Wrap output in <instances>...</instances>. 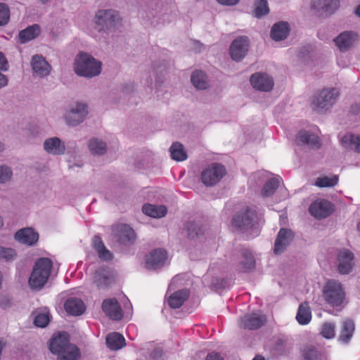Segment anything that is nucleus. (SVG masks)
Instances as JSON below:
<instances>
[{
  "label": "nucleus",
  "mask_w": 360,
  "mask_h": 360,
  "mask_svg": "<svg viewBox=\"0 0 360 360\" xmlns=\"http://www.w3.org/2000/svg\"><path fill=\"white\" fill-rule=\"evenodd\" d=\"M102 70V63L91 55L79 52L74 61V72L79 77L91 79L99 75Z\"/></svg>",
  "instance_id": "obj_1"
},
{
  "label": "nucleus",
  "mask_w": 360,
  "mask_h": 360,
  "mask_svg": "<svg viewBox=\"0 0 360 360\" xmlns=\"http://www.w3.org/2000/svg\"><path fill=\"white\" fill-rule=\"evenodd\" d=\"M44 149L49 154L60 155L65 152V145L58 137L46 139L44 142Z\"/></svg>",
  "instance_id": "obj_22"
},
{
  "label": "nucleus",
  "mask_w": 360,
  "mask_h": 360,
  "mask_svg": "<svg viewBox=\"0 0 360 360\" xmlns=\"http://www.w3.org/2000/svg\"><path fill=\"white\" fill-rule=\"evenodd\" d=\"M64 307L66 312L72 316H79L82 314L86 309L83 301L77 297L68 298L64 304Z\"/></svg>",
  "instance_id": "obj_26"
},
{
  "label": "nucleus",
  "mask_w": 360,
  "mask_h": 360,
  "mask_svg": "<svg viewBox=\"0 0 360 360\" xmlns=\"http://www.w3.org/2000/svg\"><path fill=\"white\" fill-rule=\"evenodd\" d=\"M225 281L221 279V280H219L218 278H215L213 281H212V284L214 285H215L216 288L217 289H221V288H225Z\"/></svg>",
  "instance_id": "obj_55"
},
{
  "label": "nucleus",
  "mask_w": 360,
  "mask_h": 360,
  "mask_svg": "<svg viewBox=\"0 0 360 360\" xmlns=\"http://www.w3.org/2000/svg\"><path fill=\"white\" fill-rule=\"evenodd\" d=\"M122 20L119 12L115 9H98L95 13L94 23L98 32L109 33L118 27Z\"/></svg>",
  "instance_id": "obj_2"
},
{
  "label": "nucleus",
  "mask_w": 360,
  "mask_h": 360,
  "mask_svg": "<svg viewBox=\"0 0 360 360\" xmlns=\"http://www.w3.org/2000/svg\"><path fill=\"white\" fill-rule=\"evenodd\" d=\"M354 14H355L356 16H358L359 18H360V4H359V5H358V6L356 7V8H355V10H354Z\"/></svg>",
  "instance_id": "obj_59"
},
{
  "label": "nucleus",
  "mask_w": 360,
  "mask_h": 360,
  "mask_svg": "<svg viewBox=\"0 0 360 360\" xmlns=\"http://www.w3.org/2000/svg\"><path fill=\"white\" fill-rule=\"evenodd\" d=\"M5 150V144L0 141V153L3 152Z\"/></svg>",
  "instance_id": "obj_60"
},
{
  "label": "nucleus",
  "mask_w": 360,
  "mask_h": 360,
  "mask_svg": "<svg viewBox=\"0 0 360 360\" xmlns=\"http://www.w3.org/2000/svg\"><path fill=\"white\" fill-rule=\"evenodd\" d=\"M355 330L354 323L352 319H347L342 322L340 334L338 340L342 343H348L353 336Z\"/></svg>",
  "instance_id": "obj_28"
},
{
  "label": "nucleus",
  "mask_w": 360,
  "mask_h": 360,
  "mask_svg": "<svg viewBox=\"0 0 360 360\" xmlns=\"http://www.w3.org/2000/svg\"><path fill=\"white\" fill-rule=\"evenodd\" d=\"M88 105L85 103L75 102L66 110L63 119L69 127H77L82 124L88 115Z\"/></svg>",
  "instance_id": "obj_6"
},
{
  "label": "nucleus",
  "mask_w": 360,
  "mask_h": 360,
  "mask_svg": "<svg viewBox=\"0 0 360 360\" xmlns=\"http://www.w3.org/2000/svg\"><path fill=\"white\" fill-rule=\"evenodd\" d=\"M106 344L112 350H118L125 345L124 337L119 333H112L106 337Z\"/></svg>",
  "instance_id": "obj_38"
},
{
  "label": "nucleus",
  "mask_w": 360,
  "mask_h": 360,
  "mask_svg": "<svg viewBox=\"0 0 360 360\" xmlns=\"http://www.w3.org/2000/svg\"><path fill=\"white\" fill-rule=\"evenodd\" d=\"M12 176L11 169L6 166H0V184L9 181Z\"/></svg>",
  "instance_id": "obj_51"
},
{
  "label": "nucleus",
  "mask_w": 360,
  "mask_h": 360,
  "mask_svg": "<svg viewBox=\"0 0 360 360\" xmlns=\"http://www.w3.org/2000/svg\"><path fill=\"white\" fill-rule=\"evenodd\" d=\"M102 309L105 315L112 320L120 321L123 318L122 309L115 298L104 300Z\"/></svg>",
  "instance_id": "obj_17"
},
{
  "label": "nucleus",
  "mask_w": 360,
  "mask_h": 360,
  "mask_svg": "<svg viewBox=\"0 0 360 360\" xmlns=\"http://www.w3.org/2000/svg\"><path fill=\"white\" fill-rule=\"evenodd\" d=\"M255 267V260L252 254L248 250L241 252V261L239 264V269L242 272H248Z\"/></svg>",
  "instance_id": "obj_33"
},
{
  "label": "nucleus",
  "mask_w": 360,
  "mask_h": 360,
  "mask_svg": "<svg viewBox=\"0 0 360 360\" xmlns=\"http://www.w3.org/2000/svg\"><path fill=\"white\" fill-rule=\"evenodd\" d=\"M10 20V10L7 4L0 3V26L6 25Z\"/></svg>",
  "instance_id": "obj_48"
},
{
  "label": "nucleus",
  "mask_w": 360,
  "mask_h": 360,
  "mask_svg": "<svg viewBox=\"0 0 360 360\" xmlns=\"http://www.w3.org/2000/svg\"><path fill=\"white\" fill-rule=\"evenodd\" d=\"M151 68L147 82L149 85H152L153 79H154L155 86L160 88L167 79L169 68L168 63L165 60L154 61Z\"/></svg>",
  "instance_id": "obj_11"
},
{
  "label": "nucleus",
  "mask_w": 360,
  "mask_h": 360,
  "mask_svg": "<svg viewBox=\"0 0 360 360\" xmlns=\"http://www.w3.org/2000/svg\"><path fill=\"white\" fill-rule=\"evenodd\" d=\"M357 39L358 35L356 32L345 31L334 38L333 41L341 52H347L354 46Z\"/></svg>",
  "instance_id": "obj_13"
},
{
  "label": "nucleus",
  "mask_w": 360,
  "mask_h": 360,
  "mask_svg": "<svg viewBox=\"0 0 360 360\" xmlns=\"http://www.w3.org/2000/svg\"><path fill=\"white\" fill-rule=\"evenodd\" d=\"M324 300L333 307H341L345 302V292L342 285L333 280L328 281L323 288Z\"/></svg>",
  "instance_id": "obj_5"
},
{
  "label": "nucleus",
  "mask_w": 360,
  "mask_h": 360,
  "mask_svg": "<svg viewBox=\"0 0 360 360\" xmlns=\"http://www.w3.org/2000/svg\"><path fill=\"white\" fill-rule=\"evenodd\" d=\"M15 239L20 243L33 245L39 239V234L32 228H24L18 231Z\"/></svg>",
  "instance_id": "obj_23"
},
{
  "label": "nucleus",
  "mask_w": 360,
  "mask_h": 360,
  "mask_svg": "<svg viewBox=\"0 0 360 360\" xmlns=\"http://www.w3.org/2000/svg\"><path fill=\"white\" fill-rule=\"evenodd\" d=\"M8 68V64L4 54L0 52V70L6 71Z\"/></svg>",
  "instance_id": "obj_53"
},
{
  "label": "nucleus",
  "mask_w": 360,
  "mask_h": 360,
  "mask_svg": "<svg viewBox=\"0 0 360 360\" xmlns=\"http://www.w3.org/2000/svg\"><path fill=\"white\" fill-rule=\"evenodd\" d=\"M357 229H358V230L360 231V221H359V223H358Z\"/></svg>",
  "instance_id": "obj_64"
},
{
  "label": "nucleus",
  "mask_w": 360,
  "mask_h": 360,
  "mask_svg": "<svg viewBox=\"0 0 360 360\" xmlns=\"http://www.w3.org/2000/svg\"><path fill=\"white\" fill-rule=\"evenodd\" d=\"M13 305L11 300L8 297H4L0 300V308L3 310L10 309Z\"/></svg>",
  "instance_id": "obj_52"
},
{
  "label": "nucleus",
  "mask_w": 360,
  "mask_h": 360,
  "mask_svg": "<svg viewBox=\"0 0 360 360\" xmlns=\"http://www.w3.org/2000/svg\"><path fill=\"white\" fill-rule=\"evenodd\" d=\"M143 212L153 218H161L167 214V207L164 205L146 204L142 207Z\"/></svg>",
  "instance_id": "obj_36"
},
{
  "label": "nucleus",
  "mask_w": 360,
  "mask_h": 360,
  "mask_svg": "<svg viewBox=\"0 0 360 360\" xmlns=\"http://www.w3.org/2000/svg\"><path fill=\"white\" fill-rule=\"evenodd\" d=\"M310 214L317 219H324L333 212V204L326 200H316L309 208Z\"/></svg>",
  "instance_id": "obj_16"
},
{
  "label": "nucleus",
  "mask_w": 360,
  "mask_h": 360,
  "mask_svg": "<svg viewBox=\"0 0 360 360\" xmlns=\"http://www.w3.org/2000/svg\"><path fill=\"white\" fill-rule=\"evenodd\" d=\"M184 229L186 231L188 238L195 239L202 235L204 229L200 223L188 221L185 224Z\"/></svg>",
  "instance_id": "obj_41"
},
{
  "label": "nucleus",
  "mask_w": 360,
  "mask_h": 360,
  "mask_svg": "<svg viewBox=\"0 0 360 360\" xmlns=\"http://www.w3.org/2000/svg\"><path fill=\"white\" fill-rule=\"evenodd\" d=\"M256 218V212L253 210L247 207L234 215L232 224L238 231L247 233L255 229Z\"/></svg>",
  "instance_id": "obj_7"
},
{
  "label": "nucleus",
  "mask_w": 360,
  "mask_h": 360,
  "mask_svg": "<svg viewBox=\"0 0 360 360\" xmlns=\"http://www.w3.org/2000/svg\"><path fill=\"white\" fill-rule=\"evenodd\" d=\"M220 4L225 6H234L236 5L240 0H217Z\"/></svg>",
  "instance_id": "obj_56"
},
{
  "label": "nucleus",
  "mask_w": 360,
  "mask_h": 360,
  "mask_svg": "<svg viewBox=\"0 0 360 360\" xmlns=\"http://www.w3.org/2000/svg\"><path fill=\"white\" fill-rule=\"evenodd\" d=\"M341 144L347 150L360 153V136L346 134L342 138Z\"/></svg>",
  "instance_id": "obj_34"
},
{
  "label": "nucleus",
  "mask_w": 360,
  "mask_h": 360,
  "mask_svg": "<svg viewBox=\"0 0 360 360\" xmlns=\"http://www.w3.org/2000/svg\"><path fill=\"white\" fill-rule=\"evenodd\" d=\"M49 1V0H40V1L44 4H46Z\"/></svg>",
  "instance_id": "obj_62"
},
{
  "label": "nucleus",
  "mask_w": 360,
  "mask_h": 360,
  "mask_svg": "<svg viewBox=\"0 0 360 360\" xmlns=\"http://www.w3.org/2000/svg\"><path fill=\"white\" fill-rule=\"evenodd\" d=\"M8 84L7 77L0 72V89L6 86Z\"/></svg>",
  "instance_id": "obj_58"
},
{
  "label": "nucleus",
  "mask_w": 360,
  "mask_h": 360,
  "mask_svg": "<svg viewBox=\"0 0 360 360\" xmlns=\"http://www.w3.org/2000/svg\"><path fill=\"white\" fill-rule=\"evenodd\" d=\"M350 112L354 115H358L360 113V103L353 104L350 108Z\"/></svg>",
  "instance_id": "obj_57"
},
{
  "label": "nucleus",
  "mask_w": 360,
  "mask_h": 360,
  "mask_svg": "<svg viewBox=\"0 0 360 360\" xmlns=\"http://www.w3.org/2000/svg\"><path fill=\"white\" fill-rule=\"evenodd\" d=\"M188 296L189 292L186 289L174 292L168 298V304L172 309L179 308L188 299Z\"/></svg>",
  "instance_id": "obj_31"
},
{
  "label": "nucleus",
  "mask_w": 360,
  "mask_h": 360,
  "mask_svg": "<svg viewBox=\"0 0 360 360\" xmlns=\"http://www.w3.org/2000/svg\"><path fill=\"white\" fill-rule=\"evenodd\" d=\"M171 158L176 161H184L187 158L184 146L179 142H174L169 148Z\"/></svg>",
  "instance_id": "obj_42"
},
{
  "label": "nucleus",
  "mask_w": 360,
  "mask_h": 360,
  "mask_svg": "<svg viewBox=\"0 0 360 360\" xmlns=\"http://www.w3.org/2000/svg\"><path fill=\"white\" fill-rule=\"evenodd\" d=\"M3 226V220L1 217L0 216V227Z\"/></svg>",
  "instance_id": "obj_63"
},
{
  "label": "nucleus",
  "mask_w": 360,
  "mask_h": 360,
  "mask_svg": "<svg viewBox=\"0 0 360 360\" xmlns=\"http://www.w3.org/2000/svg\"><path fill=\"white\" fill-rule=\"evenodd\" d=\"M298 145H307L311 148H319L321 146L319 139L315 134L307 131H301L297 135Z\"/></svg>",
  "instance_id": "obj_27"
},
{
  "label": "nucleus",
  "mask_w": 360,
  "mask_h": 360,
  "mask_svg": "<svg viewBox=\"0 0 360 360\" xmlns=\"http://www.w3.org/2000/svg\"><path fill=\"white\" fill-rule=\"evenodd\" d=\"M191 81L198 90H205L210 86L207 75L201 70L194 71L191 75Z\"/></svg>",
  "instance_id": "obj_32"
},
{
  "label": "nucleus",
  "mask_w": 360,
  "mask_h": 360,
  "mask_svg": "<svg viewBox=\"0 0 360 360\" xmlns=\"http://www.w3.org/2000/svg\"><path fill=\"white\" fill-rule=\"evenodd\" d=\"M338 177L334 175L333 177L323 176L316 179L315 185L318 187H332L338 184Z\"/></svg>",
  "instance_id": "obj_45"
},
{
  "label": "nucleus",
  "mask_w": 360,
  "mask_h": 360,
  "mask_svg": "<svg viewBox=\"0 0 360 360\" xmlns=\"http://www.w3.org/2000/svg\"><path fill=\"white\" fill-rule=\"evenodd\" d=\"M335 326L333 323H324L321 327V334L327 339L333 338L335 336Z\"/></svg>",
  "instance_id": "obj_47"
},
{
  "label": "nucleus",
  "mask_w": 360,
  "mask_h": 360,
  "mask_svg": "<svg viewBox=\"0 0 360 360\" xmlns=\"http://www.w3.org/2000/svg\"><path fill=\"white\" fill-rule=\"evenodd\" d=\"M289 30L287 22H278L273 25L271 30V37L275 41L283 40L287 38Z\"/></svg>",
  "instance_id": "obj_30"
},
{
  "label": "nucleus",
  "mask_w": 360,
  "mask_h": 360,
  "mask_svg": "<svg viewBox=\"0 0 360 360\" xmlns=\"http://www.w3.org/2000/svg\"><path fill=\"white\" fill-rule=\"evenodd\" d=\"M266 318L263 314L256 313L246 314L241 318L240 327L244 329L256 330L264 325Z\"/></svg>",
  "instance_id": "obj_19"
},
{
  "label": "nucleus",
  "mask_w": 360,
  "mask_h": 360,
  "mask_svg": "<svg viewBox=\"0 0 360 360\" xmlns=\"http://www.w3.org/2000/svg\"><path fill=\"white\" fill-rule=\"evenodd\" d=\"M339 96L340 91L337 88H324L313 96L311 103L318 112H326L335 105Z\"/></svg>",
  "instance_id": "obj_4"
},
{
  "label": "nucleus",
  "mask_w": 360,
  "mask_h": 360,
  "mask_svg": "<svg viewBox=\"0 0 360 360\" xmlns=\"http://www.w3.org/2000/svg\"><path fill=\"white\" fill-rule=\"evenodd\" d=\"M250 39L246 36L236 37L231 44L229 54L231 59L236 62L241 61L248 52Z\"/></svg>",
  "instance_id": "obj_12"
},
{
  "label": "nucleus",
  "mask_w": 360,
  "mask_h": 360,
  "mask_svg": "<svg viewBox=\"0 0 360 360\" xmlns=\"http://www.w3.org/2000/svg\"><path fill=\"white\" fill-rule=\"evenodd\" d=\"M92 282L99 290L108 288L115 282V273L108 266H101L94 272Z\"/></svg>",
  "instance_id": "obj_10"
},
{
  "label": "nucleus",
  "mask_w": 360,
  "mask_h": 360,
  "mask_svg": "<svg viewBox=\"0 0 360 360\" xmlns=\"http://www.w3.org/2000/svg\"><path fill=\"white\" fill-rule=\"evenodd\" d=\"M41 32V27L37 24L28 26L21 30L18 34V39L21 44H25L37 38Z\"/></svg>",
  "instance_id": "obj_29"
},
{
  "label": "nucleus",
  "mask_w": 360,
  "mask_h": 360,
  "mask_svg": "<svg viewBox=\"0 0 360 360\" xmlns=\"http://www.w3.org/2000/svg\"><path fill=\"white\" fill-rule=\"evenodd\" d=\"M80 352L79 348L72 344L57 355L58 360H79Z\"/></svg>",
  "instance_id": "obj_39"
},
{
  "label": "nucleus",
  "mask_w": 360,
  "mask_h": 360,
  "mask_svg": "<svg viewBox=\"0 0 360 360\" xmlns=\"http://www.w3.org/2000/svg\"><path fill=\"white\" fill-rule=\"evenodd\" d=\"M88 147L94 155H103L107 152V144L98 138H92L89 141Z\"/></svg>",
  "instance_id": "obj_37"
},
{
  "label": "nucleus",
  "mask_w": 360,
  "mask_h": 360,
  "mask_svg": "<svg viewBox=\"0 0 360 360\" xmlns=\"http://www.w3.org/2000/svg\"><path fill=\"white\" fill-rule=\"evenodd\" d=\"M302 355L304 360H319V354L313 347H306L302 351Z\"/></svg>",
  "instance_id": "obj_50"
},
{
  "label": "nucleus",
  "mask_w": 360,
  "mask_h": 360,
  "mask_svg": "<svg viewBox=\"0 0 360 360\" xmlns=\"http://www.w3.org/2000/svg\"><path fill=\"white\" fill-rule=\"evenodd\" d=\"M167 259V252L162 249H155L147 257L145 267L149 270H155L162 267Z\"/></svg>",
  "instance_id": "obj_18"
},
{
  "label": "nucleus",
  "mask_w": 360,
  "mask_h": 360,
  "mask_svg": "<svg viewBox=\"0 0 360 360\" xmlns=\"http://www.w3.org/2000/svg\"><path fill=\"white\" fill-rule=\"evenodd\" d=\"M293 232L285 228L280 229L274 243V252L276 255L283 253L294 239Z\"/></svg>",
  "instance_id": "obj_15"
},
{
  "label": "nucleus",
  "mask_w": 360,
  "mask_h": 360,
  "mask_svg": "<svg viewBox=\"0 0 360 360\" xmlns=\"http://www.w3.org/2000/svg\"><path fill=\"white\" fill-rule=\"evenodd\" d=\"M338 271L340 274H347L352 269V261L354 255L352 252L347 250H343L338 254Z\"/></svg>",
  "instance_id": "obj_25"
},
{
  "label": "nucleus",
  "mask_w": 360,
  "mask_h": 360,
  "mask_svg": "<svg viewBox=\"0 0 360 360\" xmlns=\"http://www.w3.org/2000/svg\"><path fill=\"white\" fill-rule=\"evenodd\" d=\"M279 180L277 178H271L264 185L261 195L264 198L270 197L272 195L279 186Z\"/></svg>",
  "instance_id": "obj_43"
},
{
  "label": "nucleus",
  "mask_w": 360,
  "mask_h": 360,
  "mask_svg": "<svg viewBox=\"0 0 360 360\" xmlns=\"http://www.w3.org/2000/svg\"><path fill=\"white\" fill-rule=\"evenodd\" d=\"M205 360H224V359L220 354L213 352L207 354Z\"/></svg>",
  "instance_id": "obj_54"
},
{
  "label": "nucleus",
  "mask_w": 360,
  "mask_h": 360,
  "mask_svg": "<svg viewBox=\"0 0 360 360\" xmlns=\"http://www.w3.org/2000/svg\"><path fill=\"white\" fill-rule=\"evenodd\" d=\"M226 174L225 167L219 163H212L201 172V181L206 186L217 184Z\"/></svg>",
  "instance_id": "obj_8"
},
{
  "label": "nucleus",
  "mask_w": 360,
  "mask_h": 360,
  "mask_svg": "<svg viewBox=\"0 0 360 360\" xmlns=\"http://www.w3.org/2000/svg\"><path fill=\"white\" fill-rule=\"evenodd\" d=\"M252 360H264V359L260 356H257Z\"/></svg>",
  "instance_id": "obj_61"
},
{
  "label": "nucleus",
  "mask_w": 360,
  "mask_h": 360,
  "mask_svg": "<svg viewBox=\"0 0 360 360\" xmlns=\"http://www.w3.org/2000/svg\"><path fill=\"white\" fill-rule=\"evenodd\" d=\"M269 13V8L267 0H255L254 2L253 15L257 18H261L262 16Z\"/></svg>",
  "instance_id": "obj_44"
},
{
  "label": "nucleus",
  "mask_w": 360,
  "mask_h": 360,
  "mask_svg": "<svg viewBox=\"0 0 360 360\" xmlns=\"http://www.w3.org/2000/svg\"><path fill=\"white\" fill-rule=\"evenodd\" d=\"M71 345L68 334L65 332L60 333L51 338L49 349L53 354L58 355L62 350Z\"/></svg>",
  "instance_id": "obj_21"
},
{
  "label": "nucleus",
  "mask_w": 360,
  "mask_h": 360,
  "mask_svg": "<svg viewBox=\"0 0 360 360\" xmlns=\"http://www.w3.org/2000/svg\"><path fill=\"white\" fill-rule=\"evenodd\" d=\"M17 254L14 249L0 245V260L10 262L13 260Z\"/></svg>",
  "instance_id": "obj_46"
},
{
  "label": "nucleus",
  "mask_w": 360,
  "mask_h": 360,
  "mask_svg": "<svg viewBox=\"0 0 360 360\" xmlns=\"http://www.w3.org/2000/svg\"><path fill=\"white\" fill-rule=\"evenodd\" d=\"M311 319L310 307L307 302H302L300 304L296 319L301 325H306L309 323Z\"/></svg>",
  "instance_id": "obj_40"
},
{
  "label": "nucleus",
  "mask_w": 360,
  "mask_h": 360,
  "mask_svg": "<svg viewBox=\"0 0 360 360\" xmlns=\"http://www.w3.org/2000/svg\"><path fill=\"white\" fill-rule=\"evenodd\" d=\"M116 237L117 241L122 245L132 244L136 240L134 229L127 224H122L118 226Z\"/></svg>",
  "instance_id": "obj_24"
},
{
  "label": "nucleus",
  "mask_w": 360,
  "mask_h": 360,
  "mask_svg": "<svg viewBox=\"0 0 360 360\" xmlns=\"http://www.w3.org/2000/svg\"><path fill=\"white\" fill-rule=\"evenodd\" d=\"M252 87L258 91L268 92L274 86V80L266 73L256 72L251 75L250 79Z\"/></svg>",
  "instance_id": "obj_14"
},
{
  "label": "nucleus",
  "mask_w": 360,
  "mask_h": 360,
  "mask_svg": "<svg viewBox=\"0 0 360 360\" xmlns=\"http://www.w3.org/2000/svg\"><path fill=\"white\" fill-rule=\"evenodd\" d=\"M94 248L98 252V257L101 260L110 261L112 259V252L104 245L101 238L95 236L93 239Z\"/></svg>",
  "instance_id": "obj_35"
},
{
  "label": "nucleus",
  "mask_w": 360,
  "mask_h": 360,
  "mask_svg": "<svg viewBox=\"0 0 360 360\" xmlns=\"http://www.w3.org/2000/svg\"><path fill=\"white\" fill-rule=\"evenodd\" d=\"M49 314L46 313L38 314L34 319V325L39 328L46 327L49 324Z\"/></svg>",
  "instance_id": "obj_49"
},
{
  "label": "nucleus",
  "mask_w": 360,
  "mask_h": 360,
  "mask_svg": "<svg viewBox=\"0 0 360 360\" xmlns=\"http://www.w3.org/2000/svg\"><path fill=\"white\" fill-rule=\"evenodd\" d=\"M31 65L33 72L39 77H46L51 72V65L41 55H34L32 58Z\"/></svg>",
  "instance_id": "obj_20"
},
{
  "label": "nucleus",
  "mask_w": 360,
  "mask_h": 360,
  "mask_svg": "<svg viewBox=\"0 0 360 360\" xmlns=\"http://www.w3.org/2000/svg\"><path fill=\"white\" fill-rule=\"evenodd\" d=\"M340 7V0H312L311 8L319 17L326 18L334 14Z\"/></svg>",
  "instance_id": "obj_9"
},
{
  "label": "nucleus",
  "mask_w": 360,
  "mask_h": 360,
  "mask_svg": "<svg viewBox=\"0 0 360 360\" xmlns=\"http://www.w3.org/2000/svg\"><path fill=\"white\" fill-rule=\"evenodd\" d=\"M52 261L46 257L37 260L29 278V285L32 289L40 290L46 283L52 268Z\"/></svg>",
  "instance_id": "obj_3"
}]
</instances>
